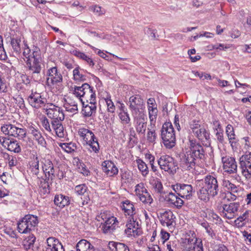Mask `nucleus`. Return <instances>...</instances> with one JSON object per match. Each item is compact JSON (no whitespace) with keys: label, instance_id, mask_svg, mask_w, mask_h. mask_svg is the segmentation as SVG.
I'll use <instances>...</instances> for the list:
<instances>
[{"label":"nucleus","instance_id":"f257e3e1","mask_svg":"<svg viewBox=\"0 0 251 251\" xmlns=\"http://www.w3.org/2000/svg\"><path fill=\"white\" fill-rule=\"evenodd\" d=\"M199 182L197 194L201 200L207 202L210 197L213 198L218 195L219 185L217 178L214 176L207 175Z\"/></svg>","mask_w":251,"mask_h":251},{"label":"nucleus","instance_id":"f03ea898","mask_svg":"<svg viewBox=\"0 0 251 251\" xmlns=\"http://www.w3.org/2000/svg\"><path fill=\"white\" fill-rule=\"evenodd\" d=\"M32 56L30 58L25 61L26 67L28 71L34 78L37 75V78L39 76L42 69V57L40 50L37 47H33L32 49Z\"/></svg>","mask_w":251,"mask_h":251},{"label":"nucleus","instance_id":"7ed1b4c3","mask_svg":"<svg viewBox=\"0 0 251 251\" xmlns=\"http://www.w3.org/2000/svg\"><path fill=\"white\" fill-rule=\"evenodd\" d=\"M78 135L82 140L83 145H88L95 153H98L100 146L97 138L90 130L82 127L78 129Z\"/></svg>","mask_w":251,"mask_h":251},{"label":"nucleus","instance_id":"20e7f679","mask_svg":"<svg viewBox=\"0 0 251 251\" xmlns=\"http://www.w3.org/2000/svg\"><path fill=\"white\" fill-rule=\"evenodd\" d=\"M161 131V138L164 146L168 149L174 147L176 145V135L171 123H164Z\"/></svg>","mask_w":251,"mask_h":251},{"label":"nucleus","instance_id":"39448f33","mask_svg":"<svg viewBox=\"0 0 251 251\" xmlns=\"http://www.w3.org/2000/svg\"><path fill=\"white\" fill-rule=\"evenodd\" d=\"M38 223V218L33 215H26L17 224V228L21 233L26 234L34 230Z\"/></svg>","mask_w":251,"mask_h":251},{"label":"nucleus","instance_id":"423d86ee","mask_svg":"<svg viewBox=\"0 0 251 251\" xmlns=\"http://www.w3.org/2000/svg\"><path fill=\"white\" fill-rule=\"evenodd\" d=\"M128 103L132 116L145 114V103L140 95H135L131 96L129 99Z\"/></svg>","mask_w":251,"mask_h":251},{"label":"nucleus","instance_id":"0eeeda50","mask_svg":"<svg viewBox=\"0 0 251 251\" xmlns=\"http://www.w3.org/2000/svg\"><path fill=\"white\" fill-rule=\"evenodd\" d=\"M18 127L11 124L3 125L1 126V131L5 134L17 138L19 139H24L26 135L25 128Z\"/></svg>","mask_w":251,"mask_h":251},{"label":"nucleus","instance_id":"6e6552de","mask_svg":"<svg viewBox=\"0 0 251 251\" xmlns=\"http://www.w3.org/2000/svg\"><path fill=\"white\" fill-rule=\"evenodd\" d=\"M72 89L73 94L76 97L79 98L80 101L81 100H82L81 98H83L85 100H88L96 96L93 87L86 83L83 84L80 86H74Z\"/></svg>","mask_w":251,"mask_h":251},{"label":"nucleus","instance_id":"1a4fd4ad","mask_svg":"<svg viewBox=\"0 0 251 251\" xmlns=\"http://www.w3.org/2000/svg\"><path fill=\"white\" fill-rule=\"evenodd\" d=\"M157 162L161 170L170 174L175 172L177 166V163L175 161V159L167 155L161 156L158 159Z\"/></svg>","mask_w":251,"mask_h":251},{"label":"nucleus","instance_id":"9d476101","mask_svg":"<svg viewBox=\"0 0 251 251\" xmlns=\"http://www.w3.org/2000/svg\"><path fill=\"white\" fill-rule=\"evenodd\" d=\"M44 109L48 117L52 120V121L61 122L64 119V114L61 108L52 103H48Z\"/></svg>","mask_w":251,"mask_h":251},{"label":"nucleus","instance_id":"9b49d317","mask_svg":"<svg viewBox=\"0 0 251 251\" xmlns=\"http://www.w3.org/2000/svg\"><path fill=\"white\" fill-rule=\"evenodd\" d=\"M47 75L48 77L47 78L46 85L50 88L62 82V76L56 67L50 68L47 71Z\"/></svg>","mask_w":251,"mask_h":251},{"label":"nucleus","instance_id":"f8f14e48","mask_svg":"<svg viewBox=\"0 0 251 251\" xmlns=\"http://www.w3.org/2000/svg\"><path fill=\"white\" fill-rule=\"evenodd\" d=\"M240 168L242 174L246 178L251 176V153L246 152L240 158Z\"/></svg>","mask_w":251,"mask_h":251},{"label":"nucleus","instance_id":"ddd939ff","mask_svg":"<svg viewBox=\"0 0 251 251\" xmlns=\"http://www.w3.org/2000/svg\"><path fill=\"white\" fill-rule=\"evenodd\" d=\"M85 100L86 102L81 100L82 104V113L84 117H90L96 112V96Z\"/></svg>","mask_w":251,"mask_h":251},{"label":"nucleus","instance_id":"4468645a","mask_svg":"<svg viewBox=\"0 0 251 251\" xmlns=\"http://www.w3.org/2000/svg\"><path fill=\"white\" fill-rule=\"evenodd\" d=\"M0 143L4 148L10 151L16 153L21 152V144L15 139L0 137Z\"/></svg>","mask_w":251,"mask_h":251},{"label":"nucleus","instance_id":"2eb2a0df","mask_svg":"<svg viewBox=\"0 0 251 251\" xmlns=\"http://www.w3.org/2000/svg\"><path fill=\"white\" fill-rule=\"evenodd\" d=\"M27 101L30 105L36 109L44 107L47 103V99L37 92L32 91L27 97Z\"/></svg>","mask_w":251,"mask_h":251},{"label":"nucleus","instance_id":"dca6fc26","mask_svg":"<svg viewBox=\"0 0 251 251\" xmlns=\"http://www.w3.org/2000/svg\"><path fill=\"white\" fill-rule=\"evenodd\" d=\"M179 166L183 171H192L195 169L197 161L188 152L180 155Z\"/></svg>","mask_w":251,"mask_h":251},{"label":"nucleus","instance_id":"f3484780","mask_svg":"<svg viewBox=\"0 0 251 251\" xmlns=\"http://www.w3.org/2000/svg\"><path fill=\"white\" fill-rule=\"evenodd\" d=\"M239 208V202H233L225 204L223 206L222 215L227 219H233L238 215Z\"/></svg>","mask_w":251,"mask_h":251},{"label":"nucleus","instance_id":"a211bd4d","mask_svg":"<svg viewBox=\"0 0 251 251\" xmlns=\"http://www.w3.org/2000/svg\"><path fill=\"white\" fill-rule=\"evenodd\" d=\"M172 187L176 194L181 198L189 199L192 195L193 187L191 185L177 183Z\"/></svg>","mask_w":251,"mask_h":251},{"label":"nucleus","instance_id":"6ab92c4d","mask_svg":"<svg viewBox=\"0 0 251 251\" xmlns=\"http://www.w3.org/2000/svg\"><path fill=\"white\" fill-rule=\"evenodd\" d=\"M135 192L140 201L144 204L151 205L152 203L153 199L147 189L144 187L143 183L138 184L136 186Z\"/></svg>","mask_w":251,"mask_h":251},{"label":"nucleus","instance_id":"aec40b11","mask_svg":"<svg viewBox=\"0 0 251 251\" xmlns=\"http://www.w3.org/2000/svg\"><path fill=\"white\" fill-rule=\"evenodd\" d=\"M197 161L204 159L205 154L203 147L199 143L193 141H190V150L187 151Z\"/></svg>","mask_w":251,"mask_h":251},{"label":"nucleus","instance_id":"412c9836","mask_svg":"<svg viewBox=\"0 0 251 251\" xmlns=\"http://www.w3.org/2000/svg\"><path fill=\"white\" fill-rule=\"evenodd\" d=\"M223 169L228 174H235L237 172V164L234 157L226 156L222 158Z\"/></svg>","mask_w":251,"mask_h":251},{"label":"nucleus","instance_id":"4be33fe9","mask_svg":"<svg viewBox=\"0 0 251 251\" xmlns=\"http://www.w3.org/2000/svg\"><path fill=\"white\" fill-rule=\"evenodd\" d=\"M135 127L139 134L145 135L147 128V118L145 114L133 116Z\"/></svg>","mask_w":251,"mask_h":251},{"label":"nucleus","instance_id":"5701e85b","mask_svg":"<svg viewBox=\"0 0 251 251\" xmlns=\"http://www.w3.org/2000/svg\"><path fill=\"white\" fill-rule=\"evenodd\" d=\"M127 228L125 229V232L126 234L134 237L138 236L141 233V229L138 222L134 220L133 219H130L126 224Z\"/></svg>","mask_w":251,"mask_h":251},{"label":"nucleus","instance_id":"b1692460","mask_svg":"<svg viewBox=\"0 0 251 251\" xmlns=\"http://www.w3.org/2000/svg\"><path fill=\"white\" fill-rule=\"evenodd\" d=\"M158 218L163 226L169 227L173 226V224L175 223L174 219L175 217L173 212L170 210L160 213Z\"/></svg>","mask_w":251,"mask_h":251},{"label":"nucleus","instance_id":"393cba45","mask_svg":"<svg viewBox=\"0 0 251 251\" xmlns=\"http://www.w3.org/2000/svg\"><path fill=\"white\" fill-rule=\"evenodd\" d=\"M47 243L48 247L46 251H65L61 243L55 237H49L47 239Z\"/></svg>","mask_w":251,"mask_h":251},{"label":"nucleus","instance_id":"a878e982","mask_svg":"<svg viewBox=\"0 0 251 251\" xmlns=\"http://www.w3.org/2000/svg\"><path fill=\"white\" fill-rule=\"evenodd\" d=\"M103 172L109 176H113L118 173V169L114 163L110 160L103 161L101 164Z\"/></svg>","mask_w":251,"mask_h":251},{"label":"nucleus","instance_id":"bb28decb","mask_svg":"<svg viewBox=\"0 0 251 251\" xmlns=\"http://www.w3.org/2000/svg\"><path fill=\"white\" fill-rule=\"evenodd\" d=\"M42 169L45 174V177L51 178V180L54 178L55 171L51 161L50 159L45 160L42 166Z\"/></svg>","mask_w":251,"mask_h":251},{"label":"nucleus","instance_id":"cd10ccee","mask_svg":"<svg viewBox=\"0 0 251 251\" xmlns=\"http://www.w3.org/2000/svg\"><path fill=\"white\" fill-rule=\"evenodd\" d=\"M39 187H40V193L41 195H47L50 193V184L52 183V180H51V178L45 177V178H39Z\"/></svg>","mask_w":251,"mask_h":251},{"label":"nucleus","instance_id":"c85d7f7f","mask_svg":"<svg viewBox=\"0 0 251 251\" xmlns=\"http://www.w3.org/2000/svg\"><path fill=\"white\" fill-rule=\"evenodd\" d=\"M165 200L171 204L174 205L177 208H180L183 204V200L178 197L177 195L172 192H170L165 196Z\"/></svg>","mask_w":251,"mask_h":251},{"label":"nucleus","instance_id":"c756f323","mask_svg":"<svg viewBox=\"0 0 251 251\" xmlns=\"http://www.w3.org/2000/svg\"><path fill=\"white\" fill-rule=\"evenodd\" d=\"M54 202L56 206L62 208L70 204V200L68 196L59 194L55 196Z\"/></svg>","mask_w":251,"mask_h":251},{"label":"nucleus","instance_id":"7c9ffc66","mask_svg":"<svg viewBox=\"0 0 251 251\" xmlns=\"http://www.w3.org/2000/svg\"><path fill=\"white\" fill-rule=\"evenodd\" d=\"M108 247L111 251H130L127 245L121 242L110 241Z\"/></svg>","mask_w":251,"mask_h":251},{"label":"nucleus","instance_id":"2f4dec72","mask_svg":"<svg viewBox=\"0 0 251 251\" xmlns=\"http://www.w3.org/2000/svg\"><path fill=\"white\" fill-rule=\"evenodd\" d=\"M76 251H95L94 247L86 240L82 239L76 246Z\"/></svg>","mask_w":251,"mask_h":251},{"label":"nucleus","instance_id":"473e14b6","mask_svg":"<svg viewBox=\"0 0 251 251\" xmlns=\"http://www.w3.org/2000/svg\"><path fill=\"white\" fill-rule=\"evenodd\" d=\"M122 208L126 215L132 216L135 213L133 204L128 200L122 202Z\"/></svg>","mask_w":251,"mask_h":251},{"label":"nucleus","instance_id":"72a5a7b5","mask_svg":"<svg viewBox=\"0 0 251 251\" xmlns=\"http://www.w3.org/2000/svg\"><path fill=\"white\" fill-rule=\"evenodd\" d=\"M84 70L77 66L73 72L74 79L77 82H83L86 80V75L83 74Z\"/></svg>","mask_w":251,"mask_h":251},{"label":"nucleus","instance_id":"f704fd0d","mask_svg":"<svg viewBox=\"0 0 251 251\" xmlns=\"http://www.w3.org/2000/svg\"><path fill=\"white\" fill-rule=\"evenodd\" d=\"M226 132L231 146L232 147L235 146L237 142V139L234 133L233 127L231 125H228L226 126Z\"/></svg>","mask_w":251,"mask_h":251},{"label":"nucleus","instance_id":"c9c22d12","mask_svg":"<svg viewBox=\"0 0 251 251\" xmlns=\"http://www.w3.org/2000/svg\"><path fill=\"white\" fill-rule=\"evenodd\" d=\"M193 133L196 137L201 141H204V140H208L210 138L209 133L201 126L195 131H193Z\"/></svg>","mask_w":251,"mask_h":251},{"label":"nucleus","instance_id":"e433bc0d","mask_svg":"<svg viewBox=\"0 0 251 251\" xmlns=\"http://www.w3.org/2000/svg\"><path fill=\"white\" fill-rule=\"evenodd\" d=\"M51 124L56 135L59 138L64 137L65 135L64 129L61 122L51 121Z\"/></svg>","mask_w":251,"mask_h":251},{"label":"nucleus","instance_id":"4c0bfd02","mask_svg":"<svg viewBox=\"0 0 251 251\" xmlns=\"http://www.w3.org/2000/svg\"><path fill=\"white\" fill-rule=\"evenodd\" d=\"M73 54L77 57L85 61L89 66L92 67L94 66L95 62L92 58L87 56L84 52H81L79 50H74L73 51Z\"/></svg>","mask_w":251,"mask_h":251},{"label":"nucleus","instance_id":"58836bf2","mask_svg":"<svg viewBox=\"0 0 251 251\" xmlns=\"http://www.w3.org/2000/svg\"><path fill=\"white\" fill-rule=\"evenodd\" d=\"M36 240V237L33 235H30L25 238L23 241V246L26 251L33 249L34 244Z\"/></svg>","mask_w":251,"mask_h":251},{"label":"nucleus","instance_id":"ea45409f","mask_svg":"<svg viewBox=\"0 0 251 251\" xmlns=\"http://www.w3.org/2000/svg\"><path fill=\"white\" fill-rule=\"evenodd\" d=\"M138 168L144 176H146L149 174V169L147 165L142 159L136 160Z\"/></svg>","mask_w":251,"mask_h":251},{"label":"nucleus","instance_id":"a19ab883","mask_svg":"<svg viewBox=\"0 0 251 251\" xmlns=\"http://www.w3.org/2000/svg\"><path fill=\"white\" fill-rule=\"evenodd\" d=\"M21 39L19 38H11V45L13 51L17 54H19L21 53Z\"/></svg>","mask_w":251,"mask_h":251},{"label":"nucleus","instance_id":"79ce46f5","mask_svg":"<svg viewBox=\"0 0 251 251\" xmlns=\"http://www.w3.org/2000/svg\"><path fill=\"white\" fill-rule=\"evenodd\" d=\"M149 116L151 125L154 124L157 117L158 110L157 107H149Z\"/></svg>","mask_w":251,"mask_h":251},{"label":"nucleus","instance_id":"37998d69","mask_svg":"<svg viewBox=\"0 0 251 251\" xmlns=\"http://www.w3.org/2000/svg\"><path fill=\"white\" fill-rule=\"evenodd\" d=\"M39 160L36 156L30 165L31 172L33 175L37 176L39 173Z\"/></svg>","mask_w":251,"mask_h":251},{"label":"nucleus","instance_id":"c03bdc74","mask_svg":"<svg viewBox=\"0 0 251 251\" xmlns=\"http://www.w3.org/2000/svg\"><path fill=\"white\" fill-rule=\"evenodd\" d=\"M28 130L29 133L33 136V139L35 140L42 135L39 129L33 126H29Z\"/></svg>","mask_w":251,"mask_h":251},{"label":"nucleus","instance_id":"a18cd8bd","mask_svg":"<svg viewBox=\"0 0 251 251\" xmlns=\"http://www.w3.org/2000/svg\"><path fill=\"white\" fill-rule=\"evenodd\" d=\"M198 239L195 237H190L185 238L184 243L188 245V247H186V248L188 249V250H190L192 249V247L197 243Z\"/></svg>","mask_w":251,"mask_h":251},{"label":"nucleus","instance_id":"49530a36","mask_svg":"<svg viewBox=\"0 0 251 251\" xmlns=\"http://www.w3.org/2000/svg\"><path fill=\"white\" fill-rule=\"evenodd\" d=\"M152 187L155 191L158 194H161L163 191V185L159 180H153L152 182Z\"/></svg>","mask_w":251,"mask_h":251},{"label":"nucleus","instance_id":"de8ad7c7","mask_svg":"<svg viewBox=\"0 0 251 251\" xmlns=\"http://www.w3.org/2000/svg\"><path fill=\"white\" fill-rule=\"evenodd\" d=\"M119 116L123 124H128L130 122V118L127 111L120 112Z\"/></svg>","mask_w":251,"mask_h":251},{"label":"nucleus","instance_id":"09e8293b","mask_svg":"<svg viewBox=\"0 0 251 251\" xmlns=\"http://www.w3.org/2000/svg\"><path fill=\"white\" fill-rule=\"evenodd\" d=\"M116 228L115 225H114V226H109L107 225V223H104L102 226L103 232L104 233H112L115 231Z\"/></svg>","mask_w":251,"mask_h":251},{"label":"nucleus","instance_id":"8fccbe9b","mask_svg":"<svg viewBox=\"0 0 251 251\" xmlns=\"http://www.w3.org/2000/svg\"><path fill=\"white\" fill-rule=\"evenodd\" d=\"M116 228L115 225H114V226H109L107 225V223H104L102 226L103 232L104 233H112L115 231Z\"/></svg>","mask_w":251,"mask_h":251},{"label":"nucleus","instance_id":"3c124183","mask_svg":"<svg viewBox=\"0 0 251 251\" xmlns=\"http://www.w3.org/2000/svg\"><path fill=\"white\" fill-rule=\"evenodd\" d=\"M74 144L72 143H61L60 145V147L68 153H72L75 150L73 148L74 147Z\"/></svg>","mask_w":251,"mask_h":251},{"label":"nucleus","instance_id":"603ef678","mask_svg":"<svg viewBox=\"0 0 251 251\" xmlns=\"http://www.w3.org/2000/svg\"><path fill=\"white\" fill-rule=\"evenodd\" d=\"M64 107L66 111L71 113H76L77 110V104L75 102H73L72 104L70 103H66Z\"/></svg>","mask_w":251,"mask_h":251},{"label":"nucleus","instance_id":"864d4df0","mask_svg":"<svg viewBox=\"0 0 251 251\" xmlns=\"http://www.w3.org/2000/svg\"><path fill=\"white\" fill-rule=\"evenodd\" d=\"M87 187L84 184L78 185L75 186V190L79 195H84L87 191Z\"/></svg>","mask_w":251,"mask_h":251},{"label":"nucleus","instance_id":"5fc2aeb1","mask_svg":"<svg viewBox=\"0 0 251 251\" xmlns=\"http://www.w3.org/2000/svg\"><path fill=\"white\" fill-rule=\"evenodd\" d=\"M5 157L8 160L9 166L12 167L17 164V160L16 157L9 155L8 153L4 154Z\"/></svg>","mask_w":251,"mask_h":251},{"label":"nucleus","instance_id":"6e6d98bb","mask_svg":"<svg viewBox=\"0 0 251 251\" xmlns=\"http://www.w3.org/2000/svg\"><path fill=\"white\" fill-rule=\"evenodd\" d=\"M105 100L106 103L107 107V111L111 113H114L115 110V106L113 101L110 99V97H107V98L105 99Z\"/></svg>","mask_w":251,"mask_h":251},{"label":"nucleus","instance_id":"4d7b16f0","mask_svg":"<svg viewBox=\"0 0 251 251\" xmlns=\"http://www.w3.org/2000/svg\"><path fill=\"white\" fill-rule=\"evenodd\" d=\"M201 126L200 124V121L199 120H193L189 123V126L192 132L195 131Z\"/></svg>","mask_w":251,"mask_h":251},{"label":"nucleus","instance_id":"13d9d810","mask_svg":"<svg viewBox=\"0 0 251 251\" xmlns=\"http://www.w3.org/2000/svg\"><path fill=\"white\" fill-rule=\"evenodd\" d=\"M104 223H107V225L109 226H114V225H115L116 228L118 227V222L117 218L114 216L108 217Z\"/></svg>","mask_w":251,"mask_h":251},{"label":"nucleus","instance_id":"bf43d9fd","mask_svg":"<svg viewBox=\"0 0 251 251\" xmlns=\"http://www.w3.org/2000/svg\"><path fill=\"white\" fill-rule=\"evenodd\" d=\"M23 56L27 60L32 56V52L31 53V50L27 44H25L24 50L23 52Z\"/></svg>","mask_w":251,"mask_h":251},{"label":"nucleus","instance_id":"052dcab7","mask_svg":"<svg viewBox=\"0 0 251 251\" xmlns=\"http://www.w3.org/2000/svg\"><path fill=\"white\" fill-rule=\"evenodd\" d=\"M201 225L203 227L205 230L206 232L212 237H213L215 235V233L213 232V230L210 227L208 224L207 222H203L201 224Z\"/></svg>","mask_w":251,"mask_h":251},{"label":"nucleus","instance_id":"680f3d73","mask_svg":"<svg viewBox=\"0 0 251 251\" xmlns=\"http://www.w3.org/2000/svg\"><path fill=\"white\" fill-rule=\"evenodd\" d=\"M147 139L150 142L153 143L156 139L155 130H149L147 133Z\"/></svg>","mask_w":251,"mask_h":251},{"label":"nucleus","instance_id":"e2e57ef3","mask_svg":"<svg viewBox=\"0 0 251 251\" xmlns=\"http://www.w3.org/2000/svg\"><path fill=\"white\" fill-rule=\"evenodd\" d=\"M42 124L44 128L46 129V131L51 132V129L50 126V124L49 120L47 118L45 117L42 121Z\"/></svg>","mask_w":251,"mask_h":251},{"label":"nucleus","instance_id":"0e129e2a","mask_svg":"<svg viewBox=\"0 0 251 251\" xmlns=\"http://www.w3.org/2000/svg\"><path fill=\"white\" fill-rule=\"evenodd\" d=\"M215 135L217 140L221 143L224 142V138L223 136V130H218V131L215 132Z\"/></svg>","mask_w":251,"mask_h":251},{"label":"nucleus","instance_id":"69168bd1","mask_svg":"<svg viewBox=\"0 0 251 251\" xmlns=\"http://www.w3.org/2000/svg\"><path fill=\"white\" fill-rule=\"evenodd\" d=\"M192 248L194 251H203L202 242L201 241L198 242Z\"/></svg>","mask_w":251,"mask_h":251},{"label":"nucleus","instance_id":"338daca9","mask_svg":"<svg viewBox=\"0 0 251 251\" xmlns=\"http://www.w3.org/2000/svg\"><path fill=\"white\" fill-rule=\"evenodd\" d=\"M39 145L43 147L46 148L47 146V142L42 135L35 140Z\"/></svg>","mask_w":251,"mask_h":251},{"label":"nucleus","instance_id":"774afa93","mask_svg":"<svg viewBox=\"0 0 251 251\" xmlns=\"http://www.w3.org/2000/svg\"><path fill=\"white\" fill-rule=\"evenodd\" d=\"M214 248L215 251H228L226 247L222 244L215 245Z\"/></svg>","mask_w":251,"mask_h":251}]
</instances>
